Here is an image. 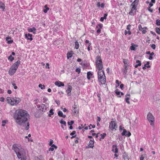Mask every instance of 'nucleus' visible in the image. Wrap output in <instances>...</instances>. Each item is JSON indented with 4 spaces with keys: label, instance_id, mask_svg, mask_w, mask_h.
Here are the masks:
<instances>
[{
    "label": "nucleus",
    "instance_id": "obj_16",
    "mask_svg": "<svg viewBox=\"0 0 160 160\" xmlns=\"http://www.w3.org/2000/svg\"><path fill=\"white\" fill-rule=\"evenodd\" d=\"M36 30V28L34 27H33L32 28H29L28 29V31L29 32H33V33L34 34L35 33V31Z\"/></svg>",
    "mask_w": 160,
    "mask_h": 160
},
{
    "label": "nucleus",
    "instance_id": "obj_23",
    "mask_svg": "<svg viewBox=\"0 0 160 160\" xmlns=\"http://www.w3.org/2000/svg\"><path fill=\"white\" fill-rule=\"evenodd\" d=\"M155 31L158 34H160V28L157 27L155 28Z\"/></svg>",
    "mask_w": 160,
    "mask_h": 160
},
{
    "label": "nucleus",
    "instance_id": "obj_3",
    "mask_svg": "<svg viewBox=\"0 0 160 160\" xmlns=\"http://www.w3.org/2000/svg\"><path fill=\"white\" fill-rule=\"evenodd\" d=\"M18 153L16 152L17 157L19 159H21V160H26L27 157L26 156V153L24 150L21 148V149L18 148Z\"/></svg>",
    "mask_w": 160,
    "mask_h": 160
},
{
    "label": "nucleus",
    "instance_id": "obj_1",
    "mask_svg": "<svg viewBox=\"0 0 160 160\" xmlns=\"http://www.w3.org/2000/svg\"><path fill=\"white\" fill-rule=\"evenodd\" d=\"M29 117L28 112L22 109L16 110L13 115V118L17 124L24 127L26 130L29 128Z\"/></svg>",
    "mask_w": 160,
    "mask_h": 160
},
{
    "label": "nucleus",
    "instance_id": "obj_31",
    "mask_svg": "<svg viewBox=\"0 0 160 160\" xmlns=\"http://www.w3.org/2000/svg\"><path fill=\"white\" fill-rule=\"evenodd\" d=\"M63 113L62 111H59L58 112V115L59 117H62V116H63Z\"/></svg>",
    "mask_w": 160,
    "mask_h": 160
},
{
    "label": "nucleus",
    "instance_id": "obj_48",
    "mask_svg": "<svg viewBox=\"0 0 160 160\" xmlns=\"http://www.w3.org/2000/svg\"><path fill=\"white\" fill-rule=\"evenodd\" d=\"M108 16V14L107 13H105L104 15V17H103V18L105 19H106L107 18V17Z\"/></svg>",
    "mask_w": 160,
    "mask_h": 160
},
{
    "label": "nucleus",
    "instance_id": "obj_29",
    "mask_svg": "<svg viewBox=\"0 0 160 160\" xmlns=\"http://www.w3.org/2000/svg\"><path fill=\"white\" fill-rule=\"evenodd\" d=\"M112 147L114 148H115V152L116 153H117L118 152V149L117 148V147L116 145H113L112 146Z\"/></svg>",
    "mask_w": 160,
    "mask_h": 160
},
{
    "label": "nucleus",
    "instance_id": "obj_28",
    "mask_svg": "<svg viewBox=\"0 0 160 160\" xmlns=\"http://www.w3.org/2000/svg\"><path fill=\"white\" fill-rule=\"evenodd\" d=\"M131 5L132 6V11H133L134 10H137V6H136V5Z\"/></svg>",
    "mask_w": 160,
    "mask_h": 160
},
{
    "label": "nucleus",
    "instance_id": "obj_37",
    "mask_svg": "<svg viewBox=\"0 0 160 160\" xmlns=\"http://www.w3.org/2000/svg\"><path fill=\"white\" fill-rule=\"evenodd\" d=\"M74 123V121H71L70 122H68V125L71 126Z\"/></svg>",
    "mask_w": 160,
    "mask_h": 160
},
{
    "label": "nucleus",
    "instance_id": "obj_55",
    "mask_svg": "<svg viewBox=\"0 0 160 160\" xmlns=\"http://www.w3.org/2000/svg\"><path fill=\"white\" fill-rule=\"evenodd\" d=\"M51 146L52 147L54 148L55 149H57V147L54 144L52 145Z\"/></svg>",
    "mask_w": 160,
    "mask_h": 160
},
{
    "label": "nucleus",
    "instance_id": "obj_14",
    "mask_svg": "<svg viewBox=\"0 0 160 160\" xmlns=\"http://www.w3.org/2000/svg\"><path fill=\"white\" fill-rule=\"evenodd\" d=\"M25 38L28 40H30V41H32V35L30 33H28V34H26L25 35Z\"/></svg>",
    "mask_w": 160,
    "mask_h": 160
},
{
    "label": "nucleus",
    "instance_id": "obj_61",
    "mask_svg": "<svg viewBox=\"0 0 160 160\" xmlns=\"http://www.w3.org/2000/svg\"><path fill=\"white\" fill-rule=\"evenodd\" d=\"M141 66V64L140 63H138L135 66V68H137L138 66Z\"/></svg>",
    "mask_w": 160,
    "mask_h": 160
},
{
    "label": "nucleus",
    "instance_id": "obj_34",
    "mask_svg": "<svg viewBox=\"0 0 160 160\" xmlns=\"http://www.w3.org/2000/svg\"><path fill=\"white\" fill-rule=\"evenodd\" d=\"M39 87L41 88L42 89H43L44 88L45 86L44 85H42V84H40L39 85Z\"/></svg>",
    "mask_w": 160,
    "mask_h": 160
},
{
    "label": "nucleus",
    "instance_id": "obj_32",
    "mask_svg": "<svg viewBox=\"0 0 160 160\" xmlns=\"http://www.w3.org/2000/svg\"><path fill=\"white\" fill-rule=\"evenodd\" d=\"M156 24L158 26H160V20H157L156 21Z\"/></svg>",
    "mask_w": 160,
    "mask_h": 160
},
{
    "label": "nucleus",
    "instance_id": "obj_59",
    "mask_svg": "<svg viewBox=\"0 0 160 160\" xmlns=\"http://www.w3.org/2000/svg\"><path fill=\"white\" fill-rule=\"evenodd\" d=\"M116 82L118 84V86H119V83H121V82H119V81L118 80H117L116 81Z\"/></svg>",
    "mask_w": 160,
    "mask_h": 160
},
{
    "label": "nucleus",
    "instance_id": "obj_22",
    "mask_svg": "<svg viewBox=\"0 0 160 160\" xmlns=\"http://www.w3.org/2000/svg\"><path fill=\"white\" fill-rule=\"evenodd\" d=\"M60 123L62 124H63L64 125L66 126V123L65 121H63V119H62L61 120V121L60 122Z\"/></svg>",
    "mask_w": 160,
    "mask_h": 160
},
{
    "label": "nucleus",
    "instance_id": "obj_27",
    "mask_svg": "<svg viewBox=\"0 0 160 160\" xmlns=\"http://www.w3.org/2000/svg\"><path fill=\"white\" fill-rule=\"evenodd\" d=\"M61 82L60 81H56L55 83V84L56 85L58 86V87H60Z\"/></svg>",
    "mask_w": 160,
    "mask_h": 160
},
{
    "label": "nucleus",
    "instance_id": "obj_47",
    "mask_svg": "<svg viewBox=\"0 0 160 160\" xmlns=\"http://www.w3.org/2000/svg\"><path fill=\"white\" fill-rule=\"evenodd\" d=\"M76 133V131H73L72 132L70 133L71 135L72 136Z\"/></svg>",
    "mask_w": 160,
    "mask_h": 160
},
{
    "label": "nucleus",
    "instance_id": "obj_63",
    "mask_svg": "<svg viewBox=\"0 0 160 160\" xmlns=\"http://www.w3.org/2000/svg\"><path fill=\"white\" fill-rule=\"evenodd\" d=\"M4 98L3 97H1L0 98V101L2 102H4Z\"/></svg>",
    "mask_w": 160,
    "mask_h": 160
},
{
    "label": "nucleus",
    "instance_id": "obj_57",
    "mask_svg": "<svg viewBox=\"0 0 160 160\" xmlns=\"http://www.w3.org/2000/svg\"><path fill=\"white\" fill-rule=\"evenodd\" d=\"M133 11H132V9H131V11L129 13V14L131 15H133Z\"/></svg>",
    "mask_w": 160,
    "mask_h": 160
},
{
    "label": "nucleus",
    "instance_id": "obj_45",
    "mask_svg": "<svg viewBox=\"0 0 160 160\" xmlns=\"http://www.w3.org/2000/svg\"><path fill=\"white\" fill-rule=\"evenodd\" d=\"M118 89H117L115 91V93L117 95H119L120 93V92L119 91H118Z\"/></svg>",
    "mask_w": 160,
    "mask_h": 160
},
{
    "label": "nucleus",
    "instance_id": "obj_17",
    "mask_svg": "<svg viewBox=\"0 0 160 160\" xmlns=\"http://www.w3.org/2000/svg\"><path fill=\"white\" fill-rule=\"evenodd\" d=\"M72 55V51H71L70 52H68L67 54V58L68 59L70 58H71Z\"/></svg>",
    "mask_w": 160,
    "mask_h": 160
},
{
    "label": "nucleus",
    "instance_id": "obj_54",
    "mask_svg": "<svg viewBox=\"0 0 160 160\" xmlns=\"http://www.w3.org/2000/svg\"><path fill=\"white\" fill-rule=\"evenodd\" d=\"M53 140H50V142H49V145L50 146H51L52 145V143H53Z\"/></svg>",
    "mask_w": 160,
    "mask_h": 160
},
{
    "label": "nucleus",
    "instance_id": "obj_53",
    "mask_svg": "<svg viewBox=\"0 0 160 160\" xmlns=\"http://www.w3.org/2000/svg\"><path fill=\"white\" fill-rule=\"evenodd\" d=\"M7 41H8V44H10V43H12L13 42V41L12 40H8Z\"/></svg>",
    "mask_w": 160,
    "mask_h": 160
},
{
    "label": "nucleus",
    "instance_id": "obj_4",
    "mask_svg": "<svg viewBox=\"0 0 160 160\" xmlns=\"http://www.w3.org/2000/svg\"><path fill=\"white\" fill-rule=\"evenodd\" d=\"M10 100V104L14 105L18 103L21 101L20 99L19 98L15 97L12 98H9Z\"/></svg>",
    "mask_w": 160,
    "mask_h": 160
},
{
    "label": "nucleus",
    "instance_id": "obj_15",
    "mask_svg": "<svg viewBox=\"0 0 160 160\" xmlns=\"http://www.w3.org/2000/svg\"><path fill=\"white\" fill-rule=\"evenodd\" d=\"M100 62H101V63L102 62V60L101 59V58L99 56H97V58H96V63H100Z\"/></svg>",
    "mask_w": 160,
    "mask_h": 160
},
{
    "label": "nucleus",
    "instance_id": "obj_13",
    "mask_svg": "<svg viewBox=\"0 0 160 160\" xmlns=\"http://www.w3.org/2000/svg\"><path fill=\"white\" fill-rule=\"evenodd\" d=\"M72 86L69 85L68 89L66 90V92H68L67 94L69 96L71 95V93H70L72 91Z\"/></svg>",
    "mask_w": 160,
    "mask_h": 160
},
{
    "label": "nucleus",
    "instance_id": "obj_6",
    "mask_svg": "<svg viewBox=\"0 0 160 160\" xmlns=\"http://www.w3.org/2000/svg\"><path fill=\"white\" fill-rule=\"evenodd\" d=\"M37 106L42 112H45L47 110V108L44 104H42L40 105H37Z\"/></svg>",
    "mask_w": 160,
    "mask_h": 160
},
{
    "label": "nucleus",
    "instance_id": "obj_42",
    "mask_svg": "<svg viewBox=\"0 0 160 160\" xmlns=\"http://www.w3.org/2000/svg\"><path fill=\"white\" fill-rule=\"evenodd\" d=\"M81 69L79 68H77L76 69V71L78 72V73L79 74L80 72Z\"/></svg>",
    "mask_w": 160,
    "mask_h": 160
},
{
    "label": "nucleus",
    "instance_id": "obj_60",
    "mask_svg": "<svg viewBox=\"0 0 160 160\" xmlns=\"http://www.w3.org/2000/svg\"><path fill=\"white\" fill-rule=\"evenodd\" d=\"M144 158V157L143 156V155L141 156L140 160H143Z\"/></svg>",
    "mask_w": 160,
    "mask_h": 160
},
{
    "label": "nucleus",
    "instance_id": "obj_10",
    "mask_svg": "<svg viewBox=\"0 0 160 160\" xmlns=\"http://www.w3.org/2000/svg\"><path fill=\"white\" fill-rule=\"evenodd\" d=\"M72 111L73 112L76 114H77V113H78V107L76 105L74 104V107H73Z\"/></svg>",
    "mask_w": 160,
    "mask_h": 160
},
{
    "label": "nucleus",
    "instance_id": "obj_9",
    "mask_svg": "<svg viewBox=\"0 0 160 160\" xmlns=\"http://www.w3.org/2000/svg\"><path fill=\"white\" fill-rule=\"evenodd\" d=\"M94 142L93 140H90L89 143V146L88 147H87L86 148H93L94 147Z\"/></svg>",
    "mask_w": 160,
    "mask_h": 160
},
{
    "label": "nucleus",
    "instance_id": "obj_52",
    "mask_svg": "<svg viewBox=\"0 0 160 160\" xmlns=\"http://www.w3.org/2000/svg\"><path fill=\"white\" fill-rule=\"evenodd\" d=\"M123 74H126L127 72V70L124 69L123 71Z\"/></svg>",
    "mask_w": 160,
    "mask_h": 160
},
{
    "label": "nucleus",
    "instance_id": "obj_43",
    "mask_svg": "<svg viewBox=\"0 0 160 160\" xmlns=\"http://www.w3.org/2000/svg\"><path fill=\"white\" fill-rule=\"evenodd\" d=\"M98 26L99 27V28H100L101 29L102 28V24H98V26L96 27V28H98Z\"/></svg>",
    "mask_w": 160,
    "mask_h": 160
},
{
    "label": "nucleus",
    "instance_id": "obj_46",
    "mask_svg": "<svg viewBox=\"0 0 160 160\" xmlns=\"http://www.w3.org/2000/svg\"><path fill=\"white\" fill-rule=\"evenodd\" d=\"M12 85L14 87V88L15 89H17V86H16V84L15 83H12Z\"/></svg>",
    "mask_w": 160,
    "mask_h": 160
},
{
    "label": "nucleus",
    "instance_id": "obj_33",
    "mask_svg": "<svg viewBox=\"0 0 160 160\" xmlns=\"http://www.w3.org/2000/svg\"><path fill=\"white\" fill-rule=\"evenodd\" d=\"M123 62L124 64L127 65V64L129 63H128V60L126 59H123Z\"/></svg>",
    "mask_w": 160,
    "mask_h": 160
},
{
    "label": "nucleus",
    "instance_id": "obj_49",
    "mask_svg": "<svg viewBox=\"0 0 160 160\" xmlns=\"http://www.w3.org/2000/svg\"><path fill=\"white\" fill-rule=\"evenodd\" d=\"M131 25L130 24L128 25L127 26V29L128 30H129L130 29V27H131Z\"/></svg>",
    "mask_w": 160,
    "mask_h": 160
},
{
    "label": "nucleus",
    "instance_id": "obj_51",
    "mask_svg": "<svg viewBox=\"0 0 160 160\" xmlns=\"http://www.w3.org/2000/svg\"><path fill=\"white\" fill-rule=\"evenodd\" d=\"M123 158L125 160H128V158L127 156H124L123 157Z\"/></svg>",
    "mask_w": 160,
    "mask_h": 160
},
{
    "label": "nucleus",
    "instance_id": "obj_50",
    "mask_svg": "<svg viewBox=\"0 0 160 160\" xmlns=\"http://www.w3.org/2000/svg\"><path fill=\"white\" fill-rule=\"evenodd\" d=\"M143 28H142V26L141 25H139L138 26V28L139 30H141Z\"/></svg>",
    "mask_w": 160,
    "mask_h": 160
},
{
    "label": "nucleus",
    "instance_id": "obj_44",
    "mask_svg": "<svg viewBox=\"0 0 160 160\" xmlns=\"http://www.w3.org/2000/svg\"><path fill=\"white\" fill-rule=\"evenodd\" d=\"M129 66V63L127 64V65H126L125 66V70H128V67Z\"/></svg>",
    "mask_w": 160,
    "mask_h": 160
},
{
    "label": "nucleus",
    "instance_id": "obj_18",
    "mask_svg": "<svg viewBox=\"0 0 160 160\" xmlns=\"http://www.w3.org/2000/svg\"><path fill=\"white\" fill-rule=\"evenodd\" d=\"M92 75V74L91 72H88L87 73V78L89 80L90 79L91 76Z\"/></svg>",
    "mask_w": 160,
    "mask_h": 160
},
{
    "label": "nucleus",
    "instance_id": "obj_24",
    "mask_svg": "<svg viewBox=\"0 0 160 160\" xmlns=\"http://www.w3.org/2000/svg\"><path fill=\"white\" fill-rule=\"evenodd\" d=\"M127 130L126 129H124L123 130V132L122 133V136L125 135V136H126V133H127Z\"/></svg>",
    "mask_w": 160,
    "mask_h": 160
},
{
    "label": "nucleus",
    "instance_id": "obj_12",
    "mask_svg": "<svg viewBox=\"0 0 160 160\" xmlns=\"http://www.w3.org/2000/svg\"><path fill=\"white\" fill-rule=\"evenodd\" d=\"M20 61L19 60L17 62H15L13 65H12V66L15 68L16 69H17L18 68V67L20 63Z\"/></svg>",
    "mask_w": 160,
    "mask_h": 160
},
{
    "label": "nucleus",
    "instance_id": "obj_58",
    "mask_svg": "<svg viewBox=\"0 0 160 160\" xmlns=\"http://www.w3.org/2000/svg\"><path fill=\"white\" fill-rule=\"evenodd\" d=\"M123 87L124 85L122 84L120 85V88L122 90L123 89Z\"/></svg>",
    "mask_w": 160,
    "mask_h": 160
},
{
    "label": "nucleus",
    "instance_id": "obj_26",
    "mask_svg": "<svg viewBox=\"0 0 160 160\" xmlns=\"http://www.w3.org/2000/svg\"><path fill=\"white\" fill-rule=\"evenodd\" d=\"M100 136H101V138L102 139H103L106 136L107 134L104 133L103 134H101Z\"/></svg>",
    "mask_w": 160,
    "mask_h": 160
},
{
    "label": "nucleus",
    "instance_id": "obj_30",
    "mask_svg": "<svg viewBox=\"0 0 160 160\" xmlns=\"http://www.w3.org/2000/svg\"><path fill=\"white\" fill-rule=\"evenodd\" d=\"M135 45H132L130 47V49L132 50L133 51H135L136 50V49L135 47Z\"/></svg>",
    "mask_w": 160,
    "mask_h": 160
},
{
    "label": "nucleus",
    "instance_id": "obj_7",
    "mask_svg": "<svg viewBox=\"0 0 160 160\" xmlns=\"http://www.w3.org/2000/svg\"><path fill=\"white\" fill-rule=\"evenodd\" d=\"M17 70V69L12 66L9 71V73L11 75H12L16 72Z\"/></svg>",
    "mask_w": 160,
    "mask_h": 160
},
{
    "label": "nucleus",
    "instance_id": "obj_36",
    "mask_svg": "<svg viewBox=\"0 0 160 160\" xmlns=\"http://www.w3.org/2000/svg\"><path fill=\"white\" fill-rule=\"evenodd\" d=\"M17 148V147L16 144H15L13 145L12 147V149L14 150L15 152H16L15 151V149Z\"/></svg>",
    "mask_w": 160,
    "mask_h": 160
},
{
    "label": "nucleus",
    "instance_id": "obj_38",
    "mask_svg": "<svg viewBox=\"0 0 160 160\" xmlns=\"http://www.w3.org/2000/svg\"><path fill=\"white\" fill-rule=\"evenodd\" d=\"M129 98H128V97H127L125 98V101L128 104H129L130 103V102L129 101Z\"/></svg>",
    "mask_w": 160,
    "mask_h": 160
},
{
    "label": "nucleus",
    "instance_id": "obj_40",
    "mask_svg": "<svg viewBox=\"0 0 160 160\" xmlns=\"http://www.w3.org/2000/svg\"><path fill=\"white\" fill-rule=\"evenodd\" d=\"M49 9V8H46V9H44L43 10V11L44 13H47V12L48 11Z\"/></svg>",
    "mask_w": 160,
    "mask_h": 160
},
{
    "label": "nucleus",
    "instance_id": "obj_8",
    "mask_svg": "<svg viewBox=\"0 0 160 160\" xmlns=\"http://www.w3.org/2000/svg\"><path fill=\"white\" fill-rule=\"evenodd\" d=\"M116 124L115 122V121H112L110 123L109 127L110 128H111L112 130H113L115 128V126Z\"/></svg>",
    "mask_w": 160,
    "mask_h": 160
},
{
    "label": "nucleus",
    "instance_id": "obj_25",
    "mask_svg": "<svg viewBox=\"0 0 160 160\" xmlns=\"http://www.w3.org/2000/svg\"><path fill=\"white\" fill-rule=\"evenodd\" d=\"M75 48L76 49H78L79 48V44L78 42L77 41L75 42Z\"/></svg>",
    "mask_w": 160,
    "mask_h": 160
},
{
    "label": "nucleus",
    "instance_id": "obj_62",
    "mask_svg": "<svg viewBox=\"0 0 160 160\" xmlns=\"http://www.w3.org/2000/svg\"><path fill=\"white\" fill-rule=\"evenodd\" d=\"M49 151H53L54 150V148L51 147L49 149Z\"/></svg>",
    "mask_w": 160,
    "mask_h": 160
},
{
    "label": "nucleus",
    "instance_id": "obj_56",
    "mask_svg": "<svg viewBox=\"0 0 160 160\" xmlns=\"http://www.w3.org/2000/svg\"><path fill=\"white\" fill-rule=\"evenodd\" d=\"M148 10L149 12H153V10H152V9H151V8H150V7H148Z\"/></svg>",
    "mask_w": 160,
    "mask_h": 160
},
{
    "label": "nucleus",
    "instance_id": "obj_35",
    "mask_svg": "<svg viewBox=\"0 0 160 160\" xmlns=\"http://www.w3.org/2000/svg\"><path fill=\"white\" fill-rule=\"evenodd\" d=\"M8 59L10 60L11 61H12L14 60V58L12 56V55H10L8 57Z\"/></svg>",
    "mask_w": 160,
    "mask_h": 160
},
{
    "label": "nucleus",
    "instance_id": "obj_64",
    "mask_svg": "<svg viewBox=\"0 0 160 160\" xmlns=\"http://www.w3.org/2000/svg\"><path fill=\"white\" fill-rule=\"evenodd\" d=\"M105 4L104 3H102L100 5V6L101 8H103L104 7Z\"/></svg>",
    "mask_w": 160,
    "mask_h": 160
},
{
    "label": "nucleus",
    "instance_id": "obj_2",
    "mask_svg": "<svg viewBox=\"0 0 160 160\" xmlns=\"http://www.w3.org/2000/svg\"><path fill=\"white\" fill-rule=\"evenodd\" d=\"M98 79L102 84H104L106 82V78L104 71L99 70L98 72Z\"/></svg>",
    "mask_w": 160,
    "mask_h": 160
},
{
    "label": "nucleus",
    "instance_id": "obj_19",
    "mask_svg": "<svg viewBox=\"0 0 160 160\" xmlns=\"http://www.w3.org/2000/svg\"><path fill=\"white\" fill-rule=\"evenodd\" d=\"M4 6V4L1 2L0 1V8L3 9V11H4V9H5Z\"/></svg>",
    "mask_w": 160,
    "mask_h": 160
},
{
    "label": "nucleus",
    "instance_id": "obj_5",
    "mask_svg": "<svg viewBox=\"0 0 160 160\" xmlns=\"http://www.w3.org/2000/svg\"><path fill=\"white\" fill-rule=\"evenodd\" d=\"M147 118L149 122L150 123V124L152 125V122H154V117L152 114L150 112L148 113L147 115Z\"/></svg>",
    "mask_w": 160,
    "mask_h": 160
},
{
    "label": "nucleus",
    "instance_id": "obj_39",
    "mask_svg": "<svg viewBox=\"0 0 160 160\" xmlns=\"http://www.w3.org/2000/svg\"><path fill=\"white\" fill-rule=\"evenodd\" d=\"M131 135V133L129 131L127 132L126 133V136L127 137H129Z\"/></svg>",
    "mask_w": 160,
    "mask_h": 160
},
{
    "label": "nucleus",
    "instance_id": "obj_21",
    "mask_svg": "<svg viewBox=\"0 0 160 160\" xmlns=\"http://www.w3.org/2000/svg\"><path fill=\"white\" fill-rule=\"evenodd\" d=\"M139 2V0H135V1L132 3V5H135L137 6Z\"/></svg>",
    "mask_w": 160,
    "mask_h": 160
},
{
    "label": "nucleus",
    "instance_id": "obj_20",
    "mask_svg": "<svg viewBox=\"0 0 160 160\" xmlns=\"http://www.w3.org/2000/svg\"><path fill=\"white\" fill-rule=\"evenodd\" d=\"M53 109H51L49 111V113L48 115V116L49 117H51L52 115L54 114V112H53Z\"/></svg>",
    "mask_w": 160,
    "mask_h": 160
},
{
    "label": "nucleus",
    "instance_id": "obj_41",
    "mask_svg": "<svg viewBox=\"0 0 160 160\" xmlns=\"http://www.w3.org/2000/svg\"><path fill=\"white\" fill-rule=\"evenodd\" d=\"M151 47L153 49H155L156 48V45L154 44H152Z\"/></svg>",
    "mask_w": 160,
    "mask_h": 160
},
{
    "label": "nucleus",
    "instance_id": "obj_11",
    "mask_svg": "<svg viewBox=\"0 0 160 160\" xmlns=\"http://www.w3.org/2000/svg\"><path fill=\"white\" fill-rule=\"evenodd\" d=\"M97 65V68L99 70H102V68H103V65L102 63H96Z\"/></svg>",
    "mask_w": 160,
    "mask_h": 160
}]
</instances>
